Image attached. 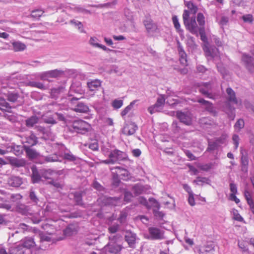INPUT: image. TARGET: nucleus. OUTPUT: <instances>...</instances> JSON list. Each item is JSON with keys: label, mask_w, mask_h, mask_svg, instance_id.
Segmentation results:
<instances>
[{"label": "nucleus", "mask_w": 254, "mask_h": 254, "mask_svg": "<svg viewBox=\"0 0 254 254\" xmlns=\"http://www.w3.org/2000/svg\"><path fill=\"white\" fill-rule=\"evenodd\" d=\"M242 18L245 22H252L253 21V16L251 14L244 15Z\"/></svg>", "instance_id": "63"}, {"label": "nucleus", "mask_w": 254, "mask_h": 254, "mask_svg": "<svg viewBox=\"0 0 254 254\" xmlns=\"http://www.w3.org/2000/svg\"><path fill=\"white\" fill-rule=\"evenodd\" d=\"M43 228L47 235H52L55 233V230L53 224H46L43 226Z\"/></svg>", "instance_id": "25"}, {"label": "nucleus", "mask_w": 254, "mask_h": 254, "mask_svg": "<svg viewBox=\"0 0 254 254\" xmlns=\"http://www.w3.org/2000/svg\"><path fill=\"white\" fill-rule=\"evenodd\" d=\"M244 196L250 206L251 211L254 214V202L253 199V193L246 189L244 191Z\"/></svg>", "instance_id": "16"}, {"label": "nucleus", "mask_w": 254, "mask_h": 254, "mask_svg": "<svg viewBox=\"0 0 254 254\" xmlns=\"http://www.w3.org/2000/svg\"><path fill=\"white\" fill-rule=\"evenodd\" d=\"M143 23L148 33H153L157 29L156 25L153 22L150 18H146L143 21Z\"/></svg>", "instance_id": "15"}, {"label": "nucleus", "mask_w": 254, "mask_h": 254, "mask_svg": "<svg viewBox=\"0 0 254 254\" xmlns=\"http://www.w3.org/2000/svg\"><path fill=\"white\" fill-rule=\"evenodd\" d=\"M127 213L126 210H123L121 212L120 215L118 218V220L121 223L125 222L127 217Z\"/></svg>", "instance_id": "48"}, {"label": "nucleus", "mask_w": 254, "mask_h": 254, "mask_svg": "<svg viewBox=\"0 0 254 254\" xmlns=\"http://www.w3.org/2000/svg\"><path fill=\"white\" fill-rule=\"evenodd\" d=\"M137 129V126L134 123L130 122L126 124L122 132L126 135H131L135 132Z\"/></svg>", "instance_id": "12"}, {"label": "nucleus", "mask_w": 254, "mask_h": 254, "mask_svg": "<svg viewBox=\"0 0 254 254\" xmlns=\"http://www.w3.org/2000/svg\"><path fill=\"white\" fill-rule=\"evenodd\" d=\"M238 247L243 252H247L249 251L248 248L244 242H238Z\"/></svg>", "instance_id": "58"}, {"label": "nucleus", "mask_w": 254, "mask_h": 254, "mask_svg": "<svg viewBox=\"0 0 254 254\" xmlns=\"http://www.w3.org/2000/svg\"><path fill=\"white\" fill-rule=\"evenodd\" d=\"M172 21L177 32H179L180 35H182L183 30L181 29V25L179 22L178 18L176 15H174L172 17Z\"/></svg>", "instance_id": "27"}, {"label": "nucleus", "mask_w": 254, "mask_h": 254, "mask_svg": "<svg viewBox=\"0 0 254 254\" xmlns=\"http://www.w3.org/2000/svg\"><path fill=\"white\" fill-rule=\"evenodd\" d=\"M111 170L114 175H116L117 177L119 176L123 180H127L130 177V174L128 171L121 167L111 168Z\"/></svg>", "instance_id": "6"}, {"label": "nucleus", "mask_w": 254, "mask_h": 254, "mask_svg": "<svg viewBox=\"0 0 254 254\" xmlns=\"http://www.w3.org/2000/svg\"><path fill=\"white\" fill-rule=\"evenodd\" d=\"M162 109L160 107L156 106V104H154V105L149 107L148 108V111L151 114H153L155 112H160Z\"/></svg>", "instance_id": "51"}, {"label": "nucleus", "mask_w": 254, "mask_h": 254, "mask_svg": "<svg viewBox=\"0 0 254 254\" xmlns=\"http://www.w3.org/2000/svg\"><path fill=\"white\" fill-rule=\"evenodd\" d=\"M25 152L27 156L31 159L36 158L39 154L35 150L30 148L29 147L25 148Z\"/></svg>", "instance_id": "28"}, {"label": "nucleus", "mask_w": 254, "mask_h": 254, "mask_svg": "<svg viewBox=\"0 0 254 254\" xmlns=\"http://www.w3.org/2000/svg\"><path fill=\"white\" fill-rule=\"evenodd\" d=\"M9 104L4 99L0 98V109L5 110L6 109H9Z\"/></svg>", "instance_id": "49"}, {"label": "nucleus", "mask_w": 254, "mask_h": 254, "mask_svg": "<svg viewBox=\"0 0 254 254\" xmlns=\"http://www.w3.org/2000/svg\"><path fill=\"white\" fill-rule=\"evenodd\" d=\"M126 158V154L122 151L115 149L109 154V159L102 161L107 164H113L118 161L123 160Z\"/></svg>", "instance_id": "2"}, {"label": "nucleus", "mask_w": 254, "mask_h": 254, "mask_svg": "<svg viewBox=\"0 0 254 254\" xmlns=\"http://www.w3.org/2000/svg\"><path fill=\"white\" fill-rule=\"evenodd\" d=\"M119 229V225L117 224L110 226L108 228V231L110 233H115Z\"/></svg>", "instance_id": "56"}, {"label": "nucleus", "mask_w": 254, "mask_h": 254, "mask_svg": "<svg viewBox=\"0 0 254 254\" xmlns=\"http://www.w3.org/2000/svg\"><path fill=\"white\" fill-rule=\"evenodd\" d=\"M27 142L31 145H35L37 142L36 137L33 135H31L29 138L27 139Z\"/></svg>", "instance_id": "61"}, {"label": "nucleus", "mask_w": 254, "mask_h": 254, "mask_svg": "<svg viewBox=\"0 0 254 254\" xmlns=\"http://www.w3.org/2000/svg\"><path fill=\"white\" fill-rule=\"evenodd\" d=\"M149 239L151 240H161L164 238V231L156 227H149L148 228Z\"/></svg>", "instance_id": "7"}, {"label": "nucleus", "mask_w": 254, "mask_h": 254, "mask_svg": "<svg viewBox=\"0 0 254 254\" xmlns=\"http://www.w3.org/2000/svg\"><path fill=\"white\" fill-rule=\"evenodd\" d=\"M7 100L12 102H15L18 97V94L17 92L13 91V92H8L7 94Z\"/></svg>", "instance_id": "34"}, {"label": "nucleus", "mask_w": 254, "mask_h": 254, "mask_svg": "<svg viewBox=\"0 0 254 254\" xmlns=\"http://www.w3.org/2000/svg\"><path fill=\"white\" fill-rule=\"evenodd\" d=\"M214 251V247L212 245H207L205 247V252L209 254H212Z\"/></svg>", "instance_id": "60"}, {"label": "nucleus", "mask_w": 254, "mask_h": 254, "mask_svg": "<svg viewBox=\"0 0 254 254\" xmlns=\"http://www.w3.org/2000/svg\"><path fill=\"white\" fill-rule=\"evenodd\" d=\"M232 139H233V143L235 145L234 148H235V150H236L238 148V146H239V137L238 135L234 134L233 136Z\"/></svg>", "instance_id": "57"}, {"label": "nucleus", "mask_w": 254, "mask_h": 254, "mask_svg": "<svg viewBox=\"0 0 254 254\" xmlns=\"http://www.w3.org/2000/svg\"><path fill=\"white\" fill-rule=\"evenodd\" d=\"M188 202H189V203L191 206H194L195 204L193 193L189 195V198H188Z\"/></svg>", "instance_id": "64"}, {"label": "nucleus", "mask_w": 254, "mask_h": 254, "mask_svg": "<svg viewBox=\"0 0 254 254\" xmlns=\"http://www.w3.org/2000/svg\"><path fill=\"white\" fill-rule=\"evenodd\" d=\"M246 68L251 72H254V64L253 58L249 55L244 54L242 58Z\"/></svg>", "instance_id": "11"}, {"label": "nucleus", "mask_w": 254, "mask_h": 254, "mask_svg": "<svg viewBox=\"0 0 254 254\" xmlns=\"http://www.w3.org/2000/svg\"><path fill=\"white\" fill-rule=\"evenodd\" d=\"M120 202L119 199L115 197H108L106 198V204L112 205H117Z\"/></svg>", "instance_id": "37"}, {"label": "nucleus", "mask_w": 254, "mask_h": 254, "mask_svg": "<svg viewBox=\"0 0 254 254\" xmlns=\"http://www.w3.org/2000/svg\"><path fill=\"white\" fill-rule=\"evenodd\" d=\"M64 158L69 161H74L76 160V157L70 153H64Z\"/></svg>", "instance_id": "59"}, {"label": "nucleus", "mask_w": 254, "mask_h": 254, "mask_svg": "<svg viewBox=\"0 0 254 254\" xmlns=\"http://www.w3.org/2000/svg\"><path fill=\"white\" fill-rule=\"evenodd\" d=\"M32 181L33 183H37L41 180V177L38 172L34 169H32Z\"/></svg>", "instance_id": "39"}, {"label": "nucleus", "mask_w": 254, "mask_h": 254, "mask_svg": "<svg viewBox=\"0 0 254 254\" xmlns=\"http://www.w3.org/2000/svg\"><path fill=\"white\" fill-rule=\"evenodd\" d=\"M74 232L75 231L72 226H69L64 231V234L67 236L72 235Z\"/></svg>", "instance_id": "50"}, {"label": "nucleus", "mask_w": 254, "mask_h": 254, "mask_svg": "<svg viewBox=\"0 0 254 254\" xmlns=\"http://www.w3.org/2000/svg\"><path fill=\"white\" fill-rule=\"evenodd\" d=\"M26 85L33 87H36L42 90L46 89V87L42 83L39 82L30 81L26 83Z\"/></svg>", "instance_id": "30"}, {"label": "nucleus", "mask_w": 254, "mask_h": 254, "mask_svg": "<svg viewBox=\"0 0 254 254\" xmlns=\"http://www.w3.org/2000/svg\"><path fill=\"white\" fill-rule=\"evenodd\" d=\"M185 4L193 13H195L197 11L198 8L197 6L194 5L191 1H185Z\"/></svg>", "instance_id": "43"}, {"label": "nucleus", "mask_w": 254, "mask_h": 254, "mask_svg": "<svg viewBox=\"0 0 254 254\" xmlns=\"http://www.w3.org/2000/svg\"><path fill=\"white\" fill-rule=\"evenodd\" d=\"M198 102L199 103H201V104L204 105L206 109L208 111H209L210 112H213V106H212V104L210 103L208 101H206L204 100L203 99H201L198 100Z\"/></svg>", "instance_id": "32"}, {"label": "nucleus", "mask_w": 254, "mask_h": 254, "mask_svg": "<svg viewBox=\"0 0 254 254\" xmlns=\"http://www.w3.org/2000/svg\"><path fill=\"white\" fill-rule=\"evenodd\" d=\"M46 233H41L40 234L41 241L51 242L52 241L51 235H47Z\"/></svg>", "instance_id": "52"}, {"label": "nucleus", "mask_w": 254, "mask_h": 254, "mask_svg": "<svg viewBox=\"0 0 254 254\" xmlns=\"http://www.w3.org/2000/svg\"><path fill=\"white\" fill-rule=\"evenodd\" d=\"M196 19L199 28L204 27L205 18L203 14L201 13H198L197 15Z\"/></svg>", "instance_id": "38"}, {"label": "nucleus", "mask_w": 254, "mask_h": 254, "mask_svg": "<svg viewBox=\"0 0 254 254\" xmlns=\"http://www.w3.org/2000/svg\"><path fill=\"white\" fill-rule=\"evenodd\" d=\"M25 250L20 243L10 247L8 253L9 254H25Z\"/></svg>", "instance_id": "17"}, {"label": "nucleus", "mask_w": 254, "mask_h": 254, "mask_svg": "<svg viewBox=\"0 0 254 254\" xmlns=\"http://www.w3.org/2000/svg\"><path fill=\"white\" fill-rule=\"evenodd\" d=\"M44 12L45 11L41 9H35L31 11V17L36 19H39Z\"/></svg>", "instance_id": "33"}, {"label": "nucleus", "mask_w": 254, "mask_h": 254, "mask_svg": "<svg viewBox=\"0 0 254 254\" xmlns=\"http://www.w3.org/2000/svg\"><path fill=\"white\" fill-rule=\"evenodd\" d=\"M189 11L187 10H185L183 14V19L184 24H186L188 21H189L190 19L189 18Z\"/></svg>", "instance_id": "54"}, {"label": "nucleus", "mask_w": 254, "mask_h": 254, "mask_svg": "<svg viewBox=\"0 0 254 254\" xmlns=\"http://www.w3.org/2000/svg\"><path fill=\"white\" fill-rule=\"evenodd\" d=\"M206 181V179L205 178L198 177L195 180L193 181L194 183H196L197 185H200L202 183H205Z\"/></svg>", "instance_id": "62"}, {"label": "nucleus", "mask_w": 254, "mask_h": 254, "mask_svg": "<svg viewBox=\"0 0 254 254\" xmlns=\"http://www.w3.org/2000/svg\"><path fill=\"white\" fill-rule=\"evenodd\" d=\"M228 17L225 16H222L220 19L217 18V21L218 22L219 25L222 27L226 25L228 22Z\"/></svg>", "instance_id": "47"}, {"label": "nucleus", "mask_w": 254, "mask_h": 254, "mask_svg": "<svg viewBox=\"0 0 254 254\" xmlns=\"http://www.w3.org/2000/svg\"><path fill=\"white\" fill-rule=\"evenodd\" d=\"M12 47H13V50L15 52H19L23 51L26 49V45L19 41H15L11 43Z\"/></svg>", "instance_id": "22"}, {"label": "nucleus", "mask_w": 254, "mask_h": 254, "mask_svg": "<svg viewBox=\"0 0 254 254\" xmlns=\"http://www.w3.org/2000/svg\"><path fill=\"white\" fill-rule=\"evenodd\" d=\"M177 117L180 121L187 125H190L192 122V116L190 112L178 111Z\"/></svg>", "instance_id": "10"}, {"label": "nucleus", "mask_w": 254, "mask_h": 254, "mask_svg": "<svg viewBox=\"0 0 254 254\" xmlns=\"http://www.w3.org/2000/svg\"><path fill=\"white\" fill-rule=\"evenodd\" d=\"M178 49L179 55L180 56V61L181 64L183 65H187V60L186 59V54L185 51L183 49L182 46L181 45L180 42L178 41Z\"/></svg>", "instance_id": "18"}, {"label": "nucleus", "mask_w": 254, "mask_h": 254, "mask_svg": "<svg viewBox=\"0 0 254 254\" xmlns=\"http://www.w3.org/2000/svg\"><path fill=\"white\" fill-rule=\"evenodd\" d=\"M72 127L76 132L83 134L89 130L90 126L85 121L78 120L73 123Z\"/></svg>", "instance_id": "4"}, {"label": "nucleus", "mask_w": 254, "mask_h": 254, "mask_svg": "<svg viewBox=\"0 0 254 254\" xmlns=\"http://www.w3.org/2000/svg\"><path fill=\"white\" fill-rule=\"evenodd\" d=\"M61 71L58 70H52L41 72L38 74V77L43 80H48L50 78H56L61 73Z\"/></svg>", "instance_id": "9"}, {"label": "nucleus", "mask_w": 254, "mask_h": 254, "mask_svg": "<svg viewBox=\"0 0 254 254\" xmlns=\"http://www.w3.org/2000/svg\"><path fill=\"white\" fill-rule=\"evenodd\" d=\"M165 99L164 95H161L157 99V102L155 104H156V106L159 107L162 109L165 103Z\"/></svg>", "instance_id": "46"}, {"label": "nucleus", "mask_w": 254, "mask_h": 254, "mask_svg": "<svg viewBox=\"0 0 254 254\" xmlns=\"http://www.w3.org/2000/svg\"><path fill=\"white\" fill-rule=\"evenodd\" d=\"M135 103V101L131 102L129 105L127 106L121 113V115L123 118L130 112Z\"/></svg>", "instance_id": "35"}, {"label": "nucleus", "mask_w": 254, "mask_h": 254, "mask_svg": "<svg viewBox=\"0 0 254 254\" xmlns=\"http://www.w3.org/2000/svg\"><path fill=\"white\" fill-rule=\"evenodd\" d=\"M22 246L25 248H31L32 247H34L35 245V243L34 241V239L32 238H26L22 244H21Z\"/></svg>", "instance_id": "23"}, {"label": "nucleus", "mask_w": 254, "mask_h": 254, "mask_svg": "<svg viewBox=\"0 0 254 254\" xmlns=\"http://www.w3.org/2000/svg\"><path fill=\"white\" fill-rule=\"evenodd\" d=\"M8 184L14 187H18L23 183L22 179L19 177L12 176L8 180Z\"/></svg>", "instance_id": "20"}, {"label": "nucleus", "mask_w": 254, "mask_h": 254, "mask_svg": "<svg viewBox=\"0 0 254 254\" xmlns=\"http://www.w3.org/2000/svg\"><path fill=\"white\" fill-rule=\"evenodd\" d=\"M88 110V107L82 103H78L74 109L76 112L80 113H86Z\"/></svg>", "instance_id": "29"}, {"label": "nucleus", "mask_w": 254, "mask_h": 254, "mask_svg": "<svg viewBox=\"0 0 254 254\" xmlns=\"http://www.w3.org/2000/svg\"><path fill=\"white\" fill-rule=\"evenodd\" d=\"M149 189L148 186L136 185L132 188V191L135 195H137L143 193H148Z\"/></svg>", "instance_id": "14"}, {"label": "nucleus", "mask_w": 254, "mask_h": 254, "mask_svg": "<svg viewBox=\"0 0 254 254\" xmlns=\"http://www.w3.org/2000/svg\"><path fill=\"white\" fill-rule=\"evenodd\" d=\"M123 105V100L121 99H115L112 103V107L115 109L121 108Z\"/></svg>", "instance_id": "41"}, {"label": "nucleus", "mask_w": 254, "mask_h": 254, "mask_svg": "<svg viewBox=\"0 0 254 254\" xmlns=\"http://www.w3.org/2000/svg\"><path fill=\"white\" fill-rule=\"evenodd\" d=\"M226 92L228 95L227 99L230 102L237 106H240L242 104L241 100L237 99L235 92L231 88H228Z\"/></svg>", "instance_id": "13"}, {"label": "nucleus", "mask_w": 254, "mask_h": 254, "mask_svg": "<svg viewBox=\"0 0 254 254\" xmlns=\"http://www.w3.org/2000/svg\"><path fill=\"white\" fill-rule=\"evenodd\" d=\"M118 3L117 0H113L111 2H109L107 3L101 4L99 5V7L103 8V7H108V8H113L115 5H116Z\"/></svg>", "instance_id": "42"}, {"label": "nucleus", "mask_w": 254, "mask_h": 254, "mask_svg": "<svg viewBox=\"0 0 254 254\" xmlns=\"http://www.w3.org/2000/svg\"><path fill=\"white\" fill-rule=\"evenodd\" d=\"M125 239L128 246L132 249L135 248L136 244L139 240V238L137 237L136 234L129 230L126 231Z\"/></svg>", "instance_id": "5"}, {"label": "nucleus", "mask_w": 254, "mask_h": 254, "mask_svg": "<svg viewBox=\"0 0 254 254\" xmlns=\"http://www.w3.org/2000/svg\"><path fill=\"white\" fill-rule=\"evenodd\" d=\"M198 33L200 36L201 40L205 44L203 47L206 56H210L213 58L219 57V52L216 48L210 49L207 46V39L205 35L204 27L199 28Z\"/></svg>", "instance_id": "1"}, {"label": "nucleus", "mask_w": 254, "mask_h": 254, "mask_svg": "<svg viewBox=\"0 0 254 254\" xmlns=\"http://www.w3.org/2000/svg\"><path fill=\"white\" fill-rule=\"evenodd\" d=\"M39 118L36 116H32L25 120V125L28 127H33L39 122Z\"/></svg>", "instance_id": "21"}, {"label": "nucleus", "mask_w": 254, "mask_h": 254, "mask_svg": "<svg viewBox=\"0 0 254 254\" xmlns=\"http://www.w3.org/2000/svg\"><path fill=\"white\" fill-rule=\"evenodd\" d=\"M122 249L120 245L110 242L102 249L101 254H117Z\"/></svg>", "instance_id": "3"}, {"label": "nucleus", "mask_w": 254, "mask_h": 254, "mask_svg": "<svg viewBox=\"0 0 254 254\" xmlns=\"http://www.w3.org/2000/svg\"><path fill=\"white\" fill-rule=\"evenodd\" d=\"M244 127V122L243 120H239L235 125V129L239 130Z\"/></svg>", "instance_id": "53"}, {"label": "nucleus", "mask_w": 254, "mask_h": 254, "mask_svg": "<svg viewBox=\"0 0 254 254\" xmlns=\"http://www.w3.org/2000/svg\"><path fill=\"white\" fill-rule=\"evenodd\" d=\"M186 29L191 33L198 35V31H199V27L197 26L195 21V17H192L190 19L184 24Z\"/></svg>", "instance_id": "8"}, {"label": "nucleus", "mask_w": 254, "mask_h": 254, "mask_svg": "<svg viewBox=\"0 0 254 254\" xmlns=\"http://www.w3.org/2000/svg\"><path fill=\"white\" fill-rule=\"evenodd\" d=\"M74 199L78 205H82V194L79 192H76L73 194Z\"/></svg>", "instance_id": "45"}, {"label": "nucleus", "mask_w": 254, "mask_h": 254, "mask_svg": "<svg viewBox=\"0 0 254 254\" xmlns=\"http://www.w3.org/2000/svg\"><path fill=\"white\" fill-rule=\"evenodd\" d=\"M231 213H232L233 218L235 220L240 222H242L244 220L243 217L240 215L237 209H233L232 210Z\"/></svg>", "instance_id": "44"}, {"label": "nucleus", "mask_w": 254, "mask_h": 254, "mask_svg": "<svg viewBox=\"0 0 254 254\" xmlns=\"http://www.w3.org/2000/svg\"><path fill=\"white\" fill-rule=\"evenodd\" d=\"M89 44L94 47H98L99 44L98 43V40L96 37H91L89 41Z\"/></svg>", "instance_id": "55"}, {"label": "nucleus", "mask_w": 254, "mask_h": 254, "mask_svg": "<svg viewBox=\"0 0 254 254\" xmlns=\"http://www.w3.org/2000/svg\"><path fill=\"white\" fill-rule=\"evenodd\" d=\"M211 86L210 83H204L203 86L200 87L199 91L200 92L203 94V95L209 97V91L210 89Z\"/></svg>", "instance_id": "26"}, {"label": "nucleus", "mask_w": 254, "mask_h": 254, "mask_svg": "<svg viewBox=\"0 0 254 254\" xmlns=\"http://www.w3.org/2000/svg\"><path fill=\"white\" fill-rule=\"evenodd\" d=\"M242 170L243 171H247V166L249 164V160L247 156L242 155L241 157Z\"/></svg>", "instance_id": "36"}, {"label": "nucleus", "mask_w": 254, "mask_h": 254, "mask_svg": "<svg viewBox=\"0 0 254 254\" xmlns=\"http://www.w3.org/2000/svg\"><path fill=\"white\" fill-rule=\"evenodd\" d=\"M6 159L12 165L15 166H22L25 164V161L23 160H18L11 157H6Z\"/></svg>", "instance_id": "24"}, {"label": "nucleus", "mask_w": 254, "mask_h": 254, "mask_svg": "<svg viewBox=\"0 0 254 254\" xmlns=\"http://www.w3.org/2000/svg\"><path fill=\"white\" fill-rule=\"evenodd\" d=\"M87 87L90 91H95L101 85V81L99 79L91 80L87 83Z\"/></svg>", "instance_id": "19"}, {"label": "nucleus", "mask_w": 254, "mask_h": 254, "mask_svg": "<svg viewBox=\"0 0 254 254\" xmlns=\"http://www.w3.org/2000/svg\"><path fill=\"white\" fill-rule=\"evenodd\" d=\"M198 102L199 103H201V104L204 105L206 109L208 111H209L210 112H213V106H212V104L210 103L208 101H206L204 100L203 99H201L198 100Z\"/></svg>", "instance_id": "31"}, {"label": "nucleus", "mask_w": 254, "mask_h": 254, "mask_svg": "<svg viewBox=\"0 0 254 254\" xmlns=\"http://www.w3.org/2000/svg\"><path fill=\"white\" fill-rule=\"evenodd\" d=\"M64 91V88L63 87H60L57 88H54L51 90V96L53 98H57L59 94L63 92Z\"/></svg>", "instance_id": "40"}]
</instances>
